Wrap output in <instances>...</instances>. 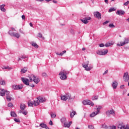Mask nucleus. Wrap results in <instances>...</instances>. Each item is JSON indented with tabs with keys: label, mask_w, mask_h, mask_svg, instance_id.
<instances>
[{
	"label": "nucleus",
	"mask_w": 129,
	"mask_h": 129,
	"mask_svg": "<svg viewBox=\"0 0 129 129\" xmlns=\"http://www.w3.org/2000/svg\"><path fill=\"white\" fill-rule=\"evenodd\" d=\"M82 65L86 71H90V70H92L93 69V66L92 64H89V61L84 62Z\"/></svg>",
	"instance_id": "obj_1"
},
{
	"label": "nucleus",
	"mask_w": 129,
	"mask_h": 129,
	"mask_svg": "<svg viewBox=\"0 0 129 129\" xmlns=\"http://www.w3.org/2000/svg\"><path fill=\"white\" fill-rule=\"evenodd\" d=\"M75 98V96L73 97H71V94L69 93H67L65 95H61L60 99L63 100V101H66L67 99H74Z\"/></svg>",
	"instance_id": "obj_2"
},
{
	"label": "nucleus",
	"mask_w": 129,
	"mask_h": 129,
	"mask_svg": "<svg viewBox=\"0 0 129 129\" xmlns=\"http://www.w3.org/2000/svg\"><path fill=\"white\" fill-rule=\"evenodd\" d=\"M59 75L61 80H65L66 79H67V72H66V71L63 70L60 71L59 73Z\"/></svg>",
	"instance_id": "obj_3"
},
{
	"label": "nucleus",
	"mask_w": 129,
	"mask_h": 129,
	"mask_svg": "<svg viewBox=\"0 0 129 129\" xmlns=\"http://www.w3.org/2000/svg\"><path fill=\"white\" fill-rule=\"evenodd\" d=\"M8 34L12 37H15L17 39H19L21 37V35L19 33L14 32L11 30L9 31Z\"/></svg>",
	"instance_id": "obj_4"
},
{
	"label": "nucleus",
	"mask_w": 129,
	"mask_h": 129,
	"mask_svg": "<svg viewBox=\"0 0 129 129\" xmlns=\"http://www.w3.org/2000/svg\"><path fill=\"white\" fill-rule=\"evenodd\" d=\"M1 91H0L1 96H5V95H6V96H8L10 95L9 91L5 90L4 89H1Z\"/></svg>",
	"instance_id": "obj_5"
},
{
	"label": "nucleus",
	"mask_w": 129,
	"mask_h": 129,
	"mask_svg": "<svg viewBox=\"0 0 129 129\" xmlns=\"http://www.w3.org/2000/svg\"><path fill=\"white\" fill-rule=\"evenodd\" d=\"M96 53L98 55H106L107 53H108V50L107 49H103L102 50H97Z\"/></svg>",
	"instance_id": "obj_6"
},
{
	"label": "nucleus",
	"mask_w": 129,
	"mask_h": 129,
	"mask_svg": "<svg viewBox=\"0 0 129 129\" xmlns=\"http://www.w3.org/2000/svg\"><path fill=\"white\" fill-rule=\"evenodd\" d=\"M129 39L128 38H124V41L123 42H120V43H117V46L119 47H122V46H124L125 44H128Z\"/></svg>",
	"instance_id": "obj_7"
},
{
	"label": "nucleus",
	"mask_w": 129,
	"mask_h": 129,
	"mask_svg": "<svg viewBox=\"0 0 129 129\" xmlns=\"http://www.w3.org/2000/svg\"><path fill=\"white\" fill-rule=\"evenodd\" d=\"M83 104H84V105H91V106L94 105V103L89 100H84L83 101Z\"/></svg>",
	"instance_id": "obj_8"
},
{
	"label": "nucleus",
	"mask_w": 129,
	"mask_h": 129,
	"mask_svg": "<svg viewBox=\"0 0 129 129\" xmlns=\"http://www.w3.org/2000/svg\"><path fill=\"white\" fill-rule=\"evenodd\" d=\"M106 115H107V116H110V115H113V116H114V115H115V112H114V110L113 109H111L110 110H108L106 112Z\"/></svg>",
	"instance_id": "obj_9"
},
{
	"label": "nucleus",
	"mask_w": 129,
	"mask_h": 129,
	"mask_svg": "<svg viewBox=\"0 0 129 129\" xmlns=\"http://www.w3.org/2000/svg\"><path fill=\"white\" fill-rule=\"evenodd\" d=\"M94 16L95 18H97V19H98V20L101 19V14L99 13V12L97 11L94 12Z\"/></svg>",
	"instance_id": "obj_10"
},
{
	"label": "nucleus",
	"mask_w": 129,
	"mask_h": 129,
	"mask_svg": "<svg viewBox=\"0 0 129 129\" xmlns=\"http://www.w3.org/2000/svg\"><path fill=\"white\" fill-rule=\"evenodd\" d=\"M13 89L14 90H19L21 89H23V85H13L12 86Z\"/></svg>",
	"instance_id": "obj_11"
},
{
	"label": "nucleus",
	"mask_w": 129,
	"mask_h": 129,
	"mask_svg": "<svg viewBox=\"0 0 129 129\" xmlns=\"http://www.w3.org/2000/svg\"><path fill=\"white\" fill-rule=\"evenodd\" d=\"M123 81L125 82H128L129 80V76H128V73L126 72L124 74L123 76Z\"/></svg>",
	"instance_id": "obj_12"
},
{
	"label": "nucleus",
	"mask_w": 129,
	"mask_h": 129,
	"mask_svg": "<svg viewBox=\"0 0 129 129\" xmlns=\"http://www.w3.org/2000/svg\"><path fill=\"white\" fill-rule=\"evenodd\" d=\"M21 80L24 84H25V85L27 86L29 85V82H30V80H29V79L25 78H22Z\"/></svg>",
	"instance_id": "obj_13"
},
{
	"label": "nucleus",
	"mask_w": 129,
	"mask_h": 129,
	"mask_svg": "<svg viewBox=\"0 0 129 129\" xmlns=\"http://www.w3.org/2000/svg\"><path fill=\"white\" fill-rule=\"evenodd\" d=\"M111 85H112V87L113 89L115 90L117 88V86L118 85V83H117V82H116V81H114L112 83Z\"/></svg>",
	"instance_id": "obj_14"
},
{
	"label": "nucleus",
	"mask_w": 129,
	"mask_h": 129,
	"mask_svg": "<svg viewBox=\"0 0 129 129\" xmlns=\"http://www.w3.org/2000/svg\"><path fill=\"white\" fill-rule=\"evenodd\" d=\"M116 15H118V16H123L124 14H125V12L124 11H123L122 10H119L117 11L116 12Z\"/></svg>",
	"instance_id": "obj_15"
},
{
	"label": "nucleus",
	"mask_w": 129,
	"mask_h": 129,
	"mask_svg": "<svg viewBox=\"0 0 129 129\" xmlns=\"http://www.w3.org/2000/svg\"><path fill=\"white\" fill-rule=\"evenodd\" d=\"M119 129H129V125L126 124V125L119 124L118 126Z\"/></svg>",
	"instance_id": "obj_16"
},
{
	"label": "nucleus",
	"mask_w": 129,
	"mask_h": 129,
	"mask_svg": "<svg viewBox=\"0 0 129 129\" xmlns=\"http://www.w3.org/2000/svg\"><path fill=\"white\" fill-rule=\"evenodd\" d=\"M37 99L38 100V101L40 102H45V101H46V98H45V97H38L37 98Z\"/></svg>",
	"instance_id": "obj_17"
},
{
	"label": "nucleus",
	"mask_w": 129,
	"mask_h": 129,
	"mask_svg": "<svg viewBox=\"0 0 129 129\" xmlns=\"http://www.w3.org/2000/svg\"><path fill=\"white\" fill-rule=\"evenodd\" d=\"M36 77V76H35V75H30L29 76V82H32V81H33L34 78Z\"/></svg>",
	"instance_id": "obj_18"
},
{
	"label": "nucleus",
	"mask_w": 129,
	"mask_h": 129,
	"mask_svg": "<svg viewBox=\"0 0 129 129\" xmlns=\"http://www.w3.org/2000/svg\"><path fill=\"white\" fill-rule=\"evenodd\" d=\"M39 104H40V102L38 99H37L36 100L34 101L33 105L35 106H38V105H39Z\"/></svg>",
	"instance_id": "obj_19"
},
{
	"label": "nucleus",
	"mask_w": 129,
	"mask_h": 129,
	"mask_svg": "<svg viewBox=\"0 0 129 129\" xmlns=\"http://www.w3.org/2000/svg\"><path fill=\"white\" fill-rule=\"evenodd\" d=\"M33 81L36 84H38V83H39V82H40V79H39V78H36L35 77Z\"/></svg>",
	"instance_id": "obj_20"
},
{
	"label": "nucleus",
	"mask_w": 129,
	"mask_h": 129,
	"mask_svg": "<svg viewBox=\"0 0 129 129\" xmlns=\"http://www.w3.org/2000/svg\"><path fill=\"white\" fill-rule=\"evenodd\" d=\"M0 85H6V81L2 78H0Z\"/></svg>",
	"instance_id": "obj_21"
},
{
	"label": "nucleus",
	"mask_w": 129,
	"mask_h": 129,
	"mask_svg": "<svg viewBox=\"0 0 129 129\" xmlns=\"http://www.w3.org/2000/svg\"><path fill=\"white\" fill-rule=\"evenodd\" d=\"M60 121L61 122V123H63V124H64L65 123H66V122H67V120H66V118L62 117L61 119H60Z\"/></svg>",
	"instance_id": "obj_22"
},
{
	"label": "nucleus",
	"mask_w": 129,
	"mask_h": 129,
	"mask_svg": "<svg viewBox=\"0 0 129 129\" xmlns=\"http://www.w3.org/2000/svg\"><path fill=\"white\" fill-rule=\"evenodd\" d=\"M96 107H97V111L96 112H97V113H99L100 112V109L102 108V106L99 105V106H96Z\"/></svg>",
	"instance_id": "obj_23"
},
{
	"label": "nucleus",
	"mask_w": 129,
	"mask_h": 129,
	"mask_svg": "<svg viewBox=\"0 0 129 129\" xmlns=\"http://www.w3.org/2000/svg\"><path fill=\"white\" fill-rule=\"evenodd\" d=\"M76 114V112L74 110H73L72 112H70V117L72 118L74 115Z\"/></svg>",
	"instance_id": "obj_24"
},
{
	"label": "nucleus",
	"mask_w": 129,
	"mask_h": 129,
	"mask_svg": "<svg viewBox=\"0 0 129 129\" xmlns=\"http://www.w3.org/2000/svg\"><path fill=\"white\" fill-rule=\"evenodd\" d=\"M97 114H98V113H97L96 111L93 112L90 115V117H94V116H95L96 115H97Z\"/></svg>",
	"instance_id": "obj_25"
},
{
	"label": "nucleus",
	"mask_w": 129,
	"mask_h": 129,
	"mask_svg": "<svg viewBox=\"0 0 129 129\" xmlns=\"http://www.w3.org/2000/svg\"><path fill=\"white\" fill-rule=\"evenodd\" d=\"M25 108H26V105L24 104H21L20 105V109L22 111L25 110Z\"/></svg>",
	"instance_id": "obj_26"
},
{
	"label": "nucleus",
	"mask_w": 129,
	"mask_h": 129,
	"mask_svg": "<svg viewBox=\"0 0 129 129\" xmlns=\"http://www.w3.org/2000/svg\"><path fill=\"white\" fill-rule=\"evenodd\" d=\"M32 46H33V47H34V48H36V49H38V48L39 47V46L38 45V44H37L35 42H32L31 43Z\"/></svg>",
	"instance_id": "obj_27"
},
{
	"label": "nucleus",
	"mask_w": 129,
	"mask_h": 129,
	"mask_svg": "<svg viewBox=\"0 0 129 129\" xmlns=\"http://www.w3.org/2000/svg\"><path fill=\"white\" fill-rule=\"evenodd\" d=\"M39 126H41V127H42L43 128H45V127L47 126V124H45L44 123H41L40 124Z\"/></svg>",
	"instance_id": "obj_28"
},
{
	"label": "nucleus",
	"mask_w": 129,
	"mask_h": 129,
	"mask_svg": "<svg viewBox=\"0 0 129 129\" xmlns=\"http://www.w3.org/2000/svg\"><path fill=\"white\" fill-rule=\"evenodd\" d=\"M81 22H82V23H84V24H85V25H86V24H88V21L85 18L84 19H81Z\"/></svg>",
	"instance_id": "obj_29"
},
{
	"label": "nucleus",
	"mask_w": 129,
	"mask_h": 129,
	"mask_svg": "<svg viewBox=\"0 0 129 129\" xmlns=\"http://www.w3.org/2000/svg\"><path fill=\"white\" fill-rule=\"evenodd\" d=\"M28 71V69H27L26 68H25L24 69H22L21 70V73H26Z\"/></svg>",
	"instance_id": "obj_30"
},
{
	"label": "nucleus",
	"mask_w": 129,
	"mask_h": 129,
	"mask_svg": "<svg viewBox=\"0 0 129 129\" xmlns=\"http://www.w3.org/2000/svg\"><path fill=\"white\" fill-rule=\"evenodd\" d=\"M12 95H9V96H6V98H7V100L8 101H11V100H12Z\"/></svg>",
	"instance_id": "obj_31"
},
{
	"label": "nucleus",
	"mask_w": 129,
	"mask_h": 129,
	"mask_svg": "<svg viewBox=\"0 0 129 129\" xmlns=\"http://www.w3.org/2000/svg\"><path fill=\"white\" fill-rule=\"evenodd\" d=\"M28 106H33V105H34V103H33V101H29L28 102Z\"/></svg>",
	"instance_id": "obj_32"
},
{
	"label": "nucleus",
	"mask_w": 129,
	"mask_h": 129,
	"mask_svg": "<svg viewBox=\"0 0 129 129\" xmlns=\"http://www.w3.org/2000/svg\"><path fill=\"white\" fill-rule=\"evenodd\" d=\"M11 116H13V117H16L17 116V114L14 111L11 112Z\"/></svg>",
	"instance_id": "obj_33"
},
{
	"label": "nucleus",
	"mask_w": 129,
	"mask_h": 129,
	"mask_svg": "<svg viewBox=\"0 0 129 129\" xmlns=\"http://www.w3.org/2000/svg\"><path fill=\"white\" fill-rule=\"evenodd\" d=\"M20 113H23V114H24V115H27L28 114V111L25 110V111H20Z\"/></svg>",
	"instance_id": "obj_34"
},
{
	"label": "nucleus",
	"mask_w": 129,
	"mask_h": 129,
	"mask_svg": "<svg viewBox=\"0 0 129 129\" xmlns=\"http://www.w3.org/2000/svg\"><path fill=\"white\" fill-rule=\"evenodd\" d=\"M38 36L39 37V38H41V39H42V40H44L45 38L44 37H43V35H42L41 33H38Z\"/></svg>",
	"instance_id": "obj_35"
},
{
	"label": "nucleus",
	"mask_w": 129,
	"mask_h": 129,
	"mask_svg": "<svg viewBox=\"0 0 129 129\" xmlns=\"http://www.w3.org/2000/svg\"><path fill=\"white\" fill-rule=\"evenodd\" d=\"M101 128L107 129L108 127L107 125H105V124H103L101 126Z\"/></svg>",
	"instance_id": "obj_36"
},
{
	"label": "nucleus",
	"mask_w": 129,
	"mask_h": 129,
	"mask_svg": "<svg viewBox=\"0 0 129 129\" xmlns=\"http://www.w3.org/2000/svg\"><path fill=\"white\" fill-rule=\"evenodd\" d=\"M114 11H115V9H114V8H111L109 10L108 12L109 13H111V12H114Z\"/></svg>",
	"instance_id": "obj_37"
},
{
	"label": "nucleus",
	"mask_w": 129,
	"mask_h": 129,
	"mask_svg": "<svg viewBox=\"0 0 129 129\" xmlns=\"http://www.w3.org/2000/svg\"><path fill=\"white\" fill-rule=\"evenodd\" d=\"M8 107L12 108V107H14V105L13 104V103L10 102L8 103Z\"/></svg>",
	"instance_id": "obj_38"
},
{
	"label": "nucleus",
	"mask_w": 129,
	"mask_h": 129,
	"mask_svg": "<svg viewBox=\"0 0 129 129\" xmlns=\"http://www.w3.org/2000/svg\"><path fill=\"white\" fill-rule=\"evenodd\" d=\"M2 69H8V70H10V69H12V68H10L9 67H3L2 68Z\"/></svg>",
	"instance_id": "obj_39"
},
{
	"label": "nucleus",
	"mask_w": 129,
	"mask_h": 129,
	"mask_svg": "<svg viewBox=\"0 0 129 129\" xmlns=\"http://www.w3.org/2000/svg\"><path fill=\"white\" fill-rule=\"evenodd\" d=\"M64 127H70V126H69V124L68 123H65L64 124H63Z\"/></svg>",
	"instance_id": "obj_40"
},
{
	"label": "nucleus",
	"mask_w": 129,
	"mask_h": 129,
	"mask_svg": "<svg viewBox=\"0 0 129 129\" xmlns=\"http://www.w3.org/2000/svg\"><path fill=\"white\" fill-rule=\"evenodd\" d=\"M98 99V96H95L92 98L93 100H97Z\"/></svg>",
	"instance_id": "obj_41"
},
{
	"label": "nucleus",
	"mask_w": 129,
	"mask_h": 129,
	"mask_svg": "<svg viewBox=\"0 0 129 129\" xmlns=\"http://www.w3.org/2000/svg\"><path fill=\"white\" fill-rule=\"evenodd\" d=\"M50 115H51V117H53V118H55V117H56V115H55V113H50Z\"/></svg>",
	"instance_id": "obj_42"
},
{
	"label": "nucleus",
	"mask_w": 129,
	"mask_h": 129,
	"mask_svg": "<svg viewBox=\"0 0 129 129\" xmlns=\"http://www.w3.org/2000/svg\"><path fill=\"white\" fill-rule=\"evenodd\" d=\"M20 57H21V59H26V58H27L28 60V56L27 55H22Z\"/></svg>",
	"instance_id": "obj_43"
},
{
	"label": "nucleus",
	"mask_w": 129,
	"mask_h": 129,
	"mask_svg": "<svg viewBox=\"0 0 129 129\" xmlns=\"http://www.w3.org/2000/svg\"><path fill=\"white\" fill-rule=\"evenodd\" d=\"M88 128L89 129H94V126H93L92 125H89L88 126Z\"/></svg>",
	"instance_id": "obj_44"
},
{
	"label": "nucleus",
	"mask_w": 129,
	"mask_h": 129,
	"mask_svg": "<svg viewBox=\"0 0 129 129\" xmlns=\"http://www.w3.org/2000/svg\"><path fill=\"white\" fill-rule=\"evenodd\" d=\"M42 76L43 77H47V76H48V75H47V74H46V73H43L42 74Z\"/></svg>",
	"instance_id": "obj_45"
},
{
	"label": "nucleus",
	"mask_w": 129,
	"mask_h": 129,
	"mask_svg": "<svg viewBox=\"0 0 129 129\" xmlns=\"http://www.w3.org/2000/svg\"><path fill=\"white\" fill-rule=\"evenodd\" d=\"M65 53H66V50H63L62 52L60 53V56H63Z\"/></svg>",
	"instance_id": "obj_46"
},
{
	"label": "nucleus",
	"mask_w": 129,
	"mask_h": 129,
	"mask_svg": "<svg viewBox=\"0 0 129 129\" xmlns=\"http://www.w3.org/2000/svg\"><path fill=\"white\" fill-rule=\"evenodd\" d=\"M70 33H72V35H74L75 34V32L74 31V30L71 29L70 30Z\"/></svg>",
	"instance_id": "obj_47"
},
{
	"label": "nucleus",
	"mask_w": 129,
	"mask_h": 129,
	"mask_svg": "<svg viewBox=\"0 0 129 129\" xmlns=\"http://www.w3.org/2000/svg\"><path fill=\"white\" fill-rule=\"evenodd\" d=\"M109 28H114V27H115V26H114V25H113L112 24H110L109 25Z\"/></svg>",
	"instance_id": "obj_48"
},
{
	"label": "nucleus",
	"mask_w": 129,
	"mask_h": 129,
	"mask_svg": "<svg viewBox=\"0 0 129 129\" xmlns=\"http://www.w3.org/2000/svg\"><path fill=\"white\" fill-rule=\"evenodd\" d=\"M87 21H90L91 20V17H87L85 18Z\"/></svg>",
	"instance_id": "obj_49"
},
{
	"label": "nucleus",
	"mask_w": 129,
	"mask_h": 129,
	"mask_svg": "<svg viewBox=\"0 0 129 129\" xmlns=\"http://www.w3.org/2000/svg\"><path fill=\"white\" fill-rule=\"evenodd\" d=\"M110 46H111V43L105 44V46L106 47H109Z\"/></svg>",
	"instance_id": "obj_50"
},
{
	"label": "nucleus",
	"mask_w": 129,
	"mask_h": 129,
	"mask_svg": "<svg viewBox=\"0 0 129 129\" xmlns=\"http://www.w3.org/2000/svg\"><path fill=\"white\" fill-rule=\"evenodd\" d=\"M14 120L16 121V122H20L21 121H20L19 119H18V118H14Z\"/></svg>",
	"instance_id": "obj_51"
},
{
	"label": "nucleus",
	"mask_w": 129,
	"mask_h": 129,
	"mask_svg": "<svg viewBox=\"0 0 129 129\" xmlns=\"http://www.w3.org/2000/svg\"><path fill=\"white\" fill-rule=\"evenodd\" d=\"M128 5H129V1H127L126 2L123 4L124 6H127Z\"/></svg>",
	"instance_id": "obj_52"
},
{
	"label": "nucleus",
	"mask_w": 129,
	"mask_h": 129,
	"mask_svg": "<svg viewBox=\"0 0 129 129\" xmlns=\"http://www.w3.org/2000/svg\"><path fill=\"white\" fill-rule=\"evenodd\" d=\"M109 129H116V126H111L110 127Z\"/></svg>",
	"instance_id": "obj_53"
},
{
	"label": "nucleus",
	"mask_w": 129,
	"mask_h": 129,
	"mask_svg": "<svg viewBox=\"0 0 129 129\" xmlns=\"http://www.w3.org/2000/svg\"><path fill=\"white\" fill-rule=\"evenodd\" d=\"M6 6V5H5V4H3V5H1V6H0V9H1H1H4V8H5V7Z\"/></svg>",
	"instance_id": "obj_54"
},
{
	"label": "nucleus",
	"mask_w": 129,
	"mask_h": 129,
	"mask_svg": "<svg viewBox=\"0 0 129 129\" xmlns=\"http://www.w3.org/2000/svg\"><path fill=\"white\" fill-rule=\"evenodd\" d=\"M108 23H109V21H106L103 23V25H106V24H108Z\"/></svg>",
	"instance_id": "obj_55"
},
{
	"label": "nucleus",
	"mask_w": 129,
	"mask_h": 129,
	"mask_svg": "<svg viewBox=\"0 0 129 129\" xmlns=\"http://www.w3.org/2000/svg\"><path fill=\"white\" fill-rule=\"evenodd\" d=\"M99 47H104V44L103 43H101L99 45Z\"/></svg>",
	"instance_id": "obj_56"
},
{
	"label": "nucleus",
	"mask_w": 129,
	"mask_h": 129,
	"mask_svg": "<svg viewBox=\"0 0 129 129\" xmlns=\"http://www.w3.org/2000/svg\"><path fill=\"white\" fill-rule=\"evenodd\" d=\"M49 125H53V122L52 121V120H50L49 122Z\"/></svg>",
	"instance_id": "obj_57"
},
{
	"label": "nucleus",
	"mask_w": 129,
	"mask_h": 129,
	"mask_svg": "<svg viewBox=\"0 0 129 129\" xmlns=\"http://www.w3.org/2000/svg\"><path fill=\"white\" fill-rule=\"evenodd\" d=\"M120 88L121 89H123V88H124V85H121V86H120Z\"/></svg>",
	"instance_id": "obj_58"
},
{
	"label": "nucleus",
	"mask_w": 129,
	"mask_h": 129,
	"mask_svg": "<svg viewBox=\"0 0 129 129\" xmlns=\"http://www.w3.org/2000/svg\"><path fill=\"white\" fill-rule=\"evenodd\" d=\"M22 20H26V17L25 16V15L22 16Z\"/></svg>",
	"instance_id": "obj_59"
},
{
	"label": "nucleus",
	"mask_w": 129,
	"mask_h": 129,
	"mask_svg": "<svg viewBox=\"0 0 129 129\" xmlns=\"http://www.w3.org/2000/svg\"><path fill=\"white\" fill-rule=\"evenodd\" d=\"M0 10H1L2 12H6V9L5 8H2Z\"/></svg>",
	"instance_id": "obj_60"
},
{
	"label": "nucleus",
	"mask_w": 129,
	"mask_h": 129,
	"mask_svg": "<svg viewBox=\"0 0 129 129\" xmlns=\"http://www.w3.org/2000/svg\"><path fill=\"white\" fill-rule=\"evenodd\" d=\"M18 61H22V57L21 56L18 57Z\"/></svg>",
	"instance_id": "obj_61"
},
{
	"label": "nucleus",
	"mask_w": 129,
	"mask_h": 129,
	"mask_svg": "<svg viewBox=\"0 0 129 129\" xmlns=\"http://www.w3.org/2000/svg\"><path fill=\"white\" fill-rule=\"evenodd\" d=\"M52 3H53V4H57L58 2L56 1L53 0Z\"/></svg>",
	"instance_id": "obj_62"
},
{
	"label": "nucleus",
	"mask_w": 129,
	"mask_h": 129,
	"mask_svg": "<svg viewBox=\"0 0 129 129\" xmlns=\"http://www.w3.org/2000/svg\"><path fill=\"white\" fill-rule=\"evenodd\" d=\"M104 2L105 3V4L108 5V0H104Z\"/></svg>",
	"instance_id": "obj_63"
},
{
	"label": "nucleus",
	"mask_w": 129,
	"mask_h": 129,
	"mask_svg": "<svg viewBox=\"0 0 129 129\" xmlns=\"http://www.w3.org/2000/svg\"><path fill=\"white\" fill-rule=\"evenodd\" d=\"M108 73V71L106 70L105 71V72L103 73V75H104V74H107V73Z\"/></svg>",
	"instance_id": "obj_64"
}]
</instances>
